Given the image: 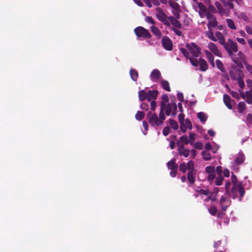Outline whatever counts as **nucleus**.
I'll return each mask as SVG.
<instances>
[{
    "mask_svg": "<svg viewBox=\"0 0 252 252\" xmlns=\"http://www.w3.org/2000/svg\"><path fill=\"white\" fill-rule=\"evenodd\" d=\"M228 26L232 30H236V28L234 24L233 21L230 19H227L226 20Z\"/></svg>",
    "mask_w": 252,
    "mask_h": 252,
    "instance_id": "nucleus-43",
    "label": "nucleus"
},
{
    "mask_svg": "<svg viewBox=\"0 0 252 252\" xmlns=\"http://www.w3.org/2000/svg\"><path fill=\"white\" fill-rule=\"evenodd\" d=\"M208 211L209 213L212 216H215L217 215L218 212V209L216 206L212 205L208 209Z\"/></svg>",
    "mask_w": 252,
    "mask_h": 252,
    "instance_id": "nucleus-34",
    "label": "nucleus"
},
{
    "mask_svg": "<svg viewBox=\"0 0 252 252\" xmlns=\"http://www.w3.org/2000/svg\"><path fill=\"white\" fill-rule=\"evenodd\" d=\"M169 4L170 6L174 9L176 12H178L180 9V6L179 5L175 2H174L171 0L169 1Z\"/></svg>",
    "mask_w": 252,
    "mask_h": 252,
    "instance_id": "nucleus-33",
    "label": "nucleus"
},
{
    "mask_svg": "<svg viewBox=\"0 0 252 252\" xmlns=\"http://www.w3.org/2000/svg\"><path fill=\"white\" fill-rule=\"evenodd\" d=\"M208 47L216 56L218 57L221 56L220 53L215 44L212 42H210L208 44Z\"/></svg>",
    "mask_w": 252,
    "mask_h": 252,
    "instance_id": "nucleus-14",
    "label": "nucleus"
},
{
    "mask_svg": "<svg viewBox=\"0 0 252 252\" xmlns=\"http://www.w3.org/2000/svg\"><path fill=\"white\" fill-rule=\"evenodd\" d=\"M223 180H224V178L222 176H219L216 179L215 185L216 186L221 185Z\"/></svg>",
    "mask_w": 252,
    "mask_h": 252,
    "instance_id": "nucleus-46",
    "label": "nucleus"
},
{
    "mask_svg": "<svg viewBox=\"0 0 252 252\" xmlns=\"http://www.w3.org/2000/svg\"><path fill=\"white\" fill-rule=\"evenodd\" d=\"M170 131V128L169 127V126H165L164 127V128L163 129V131H162L163 134L164 136H167L169 134Z\"/></svg>",
    "mask_w": 252,
    "mask_h": 252,
    "instance_id": "nucleus-57",
    "label": "nucleus"
},
{
    "mask_svg": "<svg viewBox=\"0 0 252 252\" xmlns=\"http://www.w3.org/2000/svg\"><path fill=\"white\" fill-rule=\"evenodd\" d=\"M162 88L167 92H170L171 89L169 86V83L167 81L164 80L161 83Z\"/></svg>",
    "mask_w": 252,
    "mask_h": 252,
    "instance_id": "nucleus-37",
    "label": "nucleus"
},
{
    "mask_svg": "<svg viewBox=\"0 0 252 252\" xmlns=\"http://www.w3.org/2000/svg\"><path fill=\"white\" fill-rule=\"evenodd\" d=\"M147 93L144 90H141L139 92L138 97L140 101H143L145 99L147 100Z\"/></svg>",
    "mask_w": 252,
    "mask_h": 252,
    "instance_id": "nucleus-26",
    "label": "nucleus"
},
{
    "mask_svg": "<svg viewBox=\"0 0 252 252\" xmlns=\"http://www.w3.org/2000/svg\"><path fill=\"white\" fill-rule=\"evenodd\" d=\"M194 7L196 10H197V8L199 9L198 12L200 15L207 12L206 7L201 2L197 3V7L194 5Z\"/></svg>",
    "mask_w": 252,
    "mask_h": 252,
    "instance_id": "nucleus-19",
    "label": "nucleus"
},
{
    "mask_svg": "<svg viewBox=\"0 0 252 252\" xmlns=\"http://www.w3.org/2000/svg\"><path fill=\"white\" fill-rule=\"evenodd\" d=\"M164 106V103H162L161 109H160L159 113V117H158L157 114L153 113V116L148 119V123L151 126H158L163 124L164 121L165 120L164 111H163V108Z\"/></svg>",
    "mask_w": 252,
    "mask_h": 252,
    "instance_id": "nucleus-1",
    "label": "nucleus"
},
{
    "mask_svg": "<svg viewBox=\"0 0 252 252\" xmlns=\"http://www.w3.org/2000/svg\"><path fill=\"white\" fill-rule=\"evenodd\" d=\"M231 181L233 184V186L238 185V184H237V178L233 173H232Z\"/></svg>",
    "mask_w": 252,
    "mask_h": 252,
    "instance_id": "nucleus-54",
    "label": "nucleus"
},
{
    "mask_svg": "<svg viewBox=\"0 0 252 252\" xmlns=\"http://www.w3.org/2000/svg\"><path fill=\"white\" fill-rule=\"evenodd\" d=\"M231 186V183L229 181H227L225 184V189L226 193H229V188Z\"/></svg>",
    "mask_w": 252,
    "mask_h": 252,
    "instance_id": "nucleus-59",
    "label": "nucleus"
},
{
    "mask_svg": "<svg viewBox=\"0 0 252 252\" xmlns=\"http://www.w3.org/2000/svg\"><path fill=\"white\" fill-rule=\"evenodd\" d=\"M215 172L219 175L221 176L222 173V167L220 166H217Z\"/></svg>",
    "mask_w": 252,
    "mask_h": 252,
    "instance_id": "nucleus-64",
    "label": "nucleus"
},
{
    "mask_svg": "<svg viewBox=\"0 0 252 252\" xmlns=\"http://www.w3.org/2000/svg\"><path fill=\"white\" fill-rule=\"evenodd\" d=\"M216 178L215 173L209 174L207 177V180L209 182H212Z\"/></svg>",
    "mask_w": 252,
    "mask_h": 252,
    "instance_id": "nucleus-63",
    "label": "nucleus"
},
{
    "mask_svg": "<svg viewBox=\"0 0 252 252\" xmlns=\"http://www.w3.org/2000/svg\"><path fill=\"white\" fill-rule=\"evenodd\" d=\"M144 117V113L143 111H138L135 114V117L136 120L141 121Z\"/></svg>",
    "mask_w": 252,
    "mask_h": 252,
    "instance_id": "nucleus-42",
    "label": "nucleus"
},
{
    "mask_svg": "<svg viewBox=\"0 0 252 252\" xmlns=\"http://www.w3.org/2000/svg\"><path fill=\"white\" fill-rule=\"evenodd\" d=\"M231 203V201L227 199L225 197L221 196L220 200V204L222 211H226Z\"/></svg>",
    "mask_w": 252,
    "mask_h": 252,
    "instance_id": "nucleus-9",
    "label": "nucleus"
},
{
    "mask_svg": "<svg viewBox=\"0 0 252 252\" xmlns=\"http://www.w3.org/2000/svg\"><path fill=\"white\" fill-rule=\"evenodd\" d=\"M185 125L189 129H191L192 128L191 122L189 119H186L185 120Z\"/></svg>",
    "mask_w": 252,
    "mask_h": 252,
    "instance_id": "nucleus-60",
    "label": "nucleus"
},
{
    "mask_svg": "<svg viewBox=\"0 0 252 252\" xmlns=\"http://www.w3.org/2000/svg\"><path fill=\"white\" fill-rule=\"evenodd\" d=\"M223 6L225 7H228L230 9H233L234 5L231 1H226L225 0H220Z\"/></svg>",
    "mask_w": 252,
    "mask_h": 252,
    "instance_id": "nucleus-29",
    "label": "nucleus"
},
{
    "mask_svg": "<svg viewBox=\"0 0 252 252\" xmlns=\"http://www.w3.org/2000/svg\"><path fill=\"white\" fill-rule=\"evenodd\" d=\"M177 145L178 146V152L180 156H184L185 158L189 157L190 151L189 149H186L183 145L179 144V142H177Z\"/></svg>",
    "mask_w": 252,
    "mask_h": 252,
    "instance_id": "nucleus-8",
    "label": "nucleus"
},
{
    "mask_svg": "<svg viewBox=\"0 0 252 252\" xmlns=\"http://www.w3.org/2000/svg\"><path fill=\"white\" fill-rule=\"evenodd\" d=\"M195 191L197 192L199 195H204L206 196L208 195L210 192L209 189H196Z\"/></svg>",
    "mask_w": 252,
    "mask_h": 252,
    "instance_id": "nucleus-44",
    "label": "nucleus"
},
{
    "mask_svg": "<svg viewBox=\"0 0 252 252\" xmlns=\"http://www.w3.org/2000/svg\"><path fill=\"white\" fill-rule=\"evenodd\" d=\"M237 189H238V191L239 193L240 196H241V198H240V200L241 201V198H242L245 194V189L242 187V184L241 183H239L238 184Z\"/></svg>",
    "mask_w": 252,
    "mask_h": 252,
    "instance_id": "nucleus-27",
    "label": "nucleus"
},
{
    "mask_svg": "<svg viewBox=\"0 0 252 252\" xmlns=\"http://www.w3.org/2000/svg\"><path fill=\"white\" fill-rule=\"evenodd\" d=\"M205 53L206 56L207 58V59L210 63H211V62H213L214 61V57L212 54V53L211 52H210L209 51L206 50L205 51Z\"/></svg>",
    "mask_w": 252,
    "mask_h": 252,
    "instance_id": "nucleus-41",
    "label": "nucleus"
},
{
    "mask_svg": "<svg viewBox=\"0 0 252 252\" xmlns=\"http://www.w3.org/2000/svg\"><path fill=\"white\" fill-rule=\"evenodd\" d=\"M189 60L190 61V62L191 64L194 66H197L199 64V61L197 60V59L195 58H192L191 57H189Z\"/></svg>",
    "mask_w": 252,
    "mask_h": 252,
    "instance_id": "nucleus-49",
    "label": "nucleus"
},
{
    "mask_svg": "<svg viewBox=\"0 0 252 252\" xmlns=\"http://www.w3.org/2000/svg\"><path fill=\"white\" fill-rule=\"evenodd\" d=\"M197 117L202 123L206 122L207 119L206 114L202 112L197 113Z\"/></svg>",
    "mask_w": 252,
    "mask_h": 252,
    "instance_id": "nucleus-35",
    "label": "nucleus"
},
{
    "mask_svg": "<svg viewBox=\"0 0 252 252\" xmlns=\"http://www.w3.org/2000/svg\"><path fill=\"white\" fill-rule=\"evenodd\" d=\"M208 20L207 24V27L209 30H212V28H215L217 27L218 24L216 19L214 17H207Z\"/></svg>",
    "mask_w": 252,
    "mask_h": 252,
    "instance_id": "nucleus-12",
    "label": "nucleus"
},
{
    "mask_svg": "<svg viewBox=\"0 0 252 252\" xmlns=\"http://www.w3.org/2000/svg\"><path fill=\"white\" fill-rule=\"evenodd\" d=\"M237 186L238 185L233 186L231 190L230 191L229 190V193H227L234 199L237 197V192L238 191Z\"/></svg>",
    "mask_w": 252,
    "mask_h": 252,
    "instance_id": "nucleus-20",
    "label": "nucleus"
},
{
    "mask_svg": "<svg viewBox=\"0 0 252 252\" xmlns=\"http://www.w3.org/2000/svg\"><path fill=\"white\" fill-rule=\"evenodd\" d=\"M180 50L181 52L183 54V55L186 58H189V54L186 49H185L184 48H181Z\"/></svg>",
    "mask_w": 252,
    "mask_h": 252,
    "instance_id": "nucleus-52",
    "label": "nucleus"
},
{
    "mask_svg": "<svg viewBox=\"0 0 252 252\" xmlns=\"http://www.w3.org/2000/svg\"><path fill=\"white\" fill-rule=\"evenodd\" d=\"M206 35L211 40H213L214 41H217V39L214 36V33L212 31V30H209V31L206 32Z\"/></svg>",
    "mask_w": 252,
    "mask_h": 252,
    "instance_id": "nucleus-39",
    "label": "nucleus"
},
{
    "mask_svg": "<svg viewBox=\"0 0 252 252\" xmlns=\"http://www.w3.org/2000/svg\"><path fill=\"white\" fill-rule=\"evenodd\" d=\"M193 145L195 148L198 150H202L203 147V144L200 142H196L194 144H193Z\"/></svg>",
    "mask_w": 252,
    "mask_h": 252,
    "instance_id": "nucleus-56",
    "label": "nucleus"
},
{
    "mask_svg": "<svg viewBox=\"0 0 252 252\" xmlns=\"http://www.w3.org/2000/svg\"><path fill=\"white\" fill-rule=\"evenodd\" d=\"M162 101L160 102V109H161V103H163L164 104L163 108V111H164L165 108L166 107V102H167L169 101V97L167 94H163L162 95Z\"/></svg>",
    "mask_w": 252,
    "mask_h": 252,
    "instance_id": "nucleus-32",
    "label": "nucleus"
},
{
    "mask_svg": "<svg viewBox=\"0 0 252 252\" xmlns=\"http://www.w3.org/2000/svg\"><path fill=\"white\" fill-rule=\"evenodd\" d=\"M224 47L231 58L234 54L233 53H236L238 51V46L236 43L231 39L228 40V42L224 44Z\"/></svg>",
    "mask_w": 252,
    "mask_h": 252,
    "instance_id": "nucleus-2",
    "label": "nucleus"
},
{
    "mask_svg": "<svg viewBox=\"0 0 252 252\" xmlns=\"http://www.w3.org/2000/svg\"><path fill=\"white\" fill-rule=\"evenodd\" d=\"M199 64L200 67V70L202 71H205L208 69V64L206 61L203 58L199 59Z\"/></svg>",
    "mask_w": 252,
    "mask_h": 252,
    "instance_id": "nucleus-17",
    "label": "nucleus"
},
{
    "mask_svg": "<svg viewBox=\"0 0 252 252\" xmlns=\"http://www.w3.org/2000/svg\"><path fill=\"white\" fill-rule=\"evenodd\" d=\"M162 45L167 51H171L173 49V44L171 40L166 36H164L161 40Z\"/></svg>",
    "mask_w": 252,
    "mask_h": 252,
    "instance_id": "nucleus-6",
    "label": "nucleus"
},
{
    "mask_svg": "<svg viewBox=\"0 0 252 252\" xmlns=\"http://www.w3.org/2000/svg\"><path fill=\"white\" fill-rule=\"evenodd\" d=\"M186 47L189 51L191 55L195 58L199 57L201 53L200 48L195 43H186Z\"/></svg>",
    "mask_w": 252,
    "mask_h": 252,
    "instance_id": "nucleus-4",
    "label": "nucleus"
},
{
    "mask_svg": "<svg viewBox=\"0 0 252 252\" xmlns=\"http://www.w3.org/2000/svg\"><path fill=\"white\" fill-rule=\"evenodd\" d=\"M229 74L230 77H231V78L232 80H237L238 79L237 77V75H236L235 72L234 71L230 70L229 72Z\"/></svg>",
    "mask_w": 252,
    "mask_h": 252,
    "instance_id": "nucleus-58",
    "label": "nucleus"
},
{
    "mask_svg": "<svg viewBox=\"0 0 252 252\" xmlns=\"http://www.w3.org/2000/svg\"><path fill=\"white\" fill-rule=\"evenodd\" d=\"M167 166L169 170H170V175L174 178L177 175L178 164L175 162V159H173L167 163Z\"/></svg>",
    "mask_w": 252,
    "mask_h": 252,
    "instance_id": "nucleus-5",
    "label": "nucleus"
},
{
    "mask_svg": "<svg viewBox=\"0 0 252 252\" xmlns=\"http://www.w3.org/2000/svg\"><path fill=\"white\" fill-rule=\"evenodd\" d=\"M179 142V144L180 143H182L181 145H187L189 143V140L187 135H183L182 136L179 138V140L178 141Z\"/></svg>",
    "mask_w": 252,
    "mask_h": 252,
    "instance_id": "nucleus-28",
    "label": "nucleus"
},
{
    "mask_svg": "<svg viewBox=\"0 0 252 252\" xmlns=\"http://www.w3.org/2000/svg\"><path fill=\"white\" fill-rule=\"evenodd\" d=\"M245 160V157L244 155L241 154L237 157L235 159V162L237 164H242Z\"/></svg>",
    "mask_w": 252,
    "mask_h": 252,
    "instance_id": "nucleus-36",
    "label": "nucleus"
},
{
    "mask_svg": "<svg viewBox=\"0 0 252 252\" xmlns=\"http://www.w3.org/2000/svg\"><path fill=\"white\" fill-rule=\"evenodd\" d=\"M244 64L248 71L252 76V65L247 63H244Z\"/></svg>",
    "mask_w": 252,
    "mask_h": 252,
    "instance_id": "nucleus-55",
    "label": "nucleus"
},
{
    "mask_svg": "<svg viewBox=\"0 0 252 252\" xmlns=\"http://www.w3.org/2000/svg\"><path fill=\"white\" fill-rule=\"evenodd\" d=\"M177 109V105L175 103H169L167 105L166 104V107L165 108L164 111L165 114L167 116H169L171 114V111L172 109L174 110V112H173V114L175 115L176 113Z\"/></svg>",
    "mask_w": 252,
    "mask_h": 252,
    "instance_id": "nucleus-10",
    "label": "nucleus"
},
{
    "mask_svg": "<svg viewBox=\"0 0 252 252\" xmlns=\"http://www.w3.org/2000/svg\"><path fill=\"white\" fill-rule=\"evenodd\" d=\"M196 174V172H188V176H187V179L188 181L192 184H193L195 182V177L194 176Z\"/></svg>",
    "mask_w": 252,
    "mask_h": 252,
    "instance_id": "nucleus-23",
    "label": "nucleus"
},
{
    "mask_svg": "<svg viewBox=\"0 0 252 252\" xmlns=\"http://www.w3.org/2000/svg\"><path fill=\"white\" fill-rule=\"evenodd\" d=\"M238 81V84L239 86L241 89H243L245 88V83L243 80V79L241 77H238L237 79Z\"/></svg>",
    "mask_w": 252,
    "mask_h": 252,
    "instance_id": "nucleus-51",
    "label": "nucleus"
},
{
    "mask_svg": "<svg viewBox=\"0 0 252 252\" xmlns=\"http://www.w3.org/2000/svg\"><path fill=\"white\" fill-rule=\"evenodd\" d=\"M158 94V92L157 90H149L147 92V100L150 102L152 99L156 100Z\"/></svg>",
    "mask_w": 252,
    "mask_h": 252,
    "instance_id": "nucleus-13",
    "label": "nucleus"
},
{
    "mask_svg": "<svg viewBox=\"0 0 252 252\" xmlns=\"http://www.w3.org/2000/svg\"><path fill=\"white\" fill-rule=\"evenodd\" d=\"M179 169L183 173H185L187 170L186 164L185 162H182L179 165Z\"/></svg>",
    "mask_w": 252,
    "mask_h": 252,
    "instance_id": "nucleus-53",
    "label": "nucleus"
},
{
    "mask_svg": "<svg viewBox=\"0 0 252 252\" xmlns=\"http://www.w3.org/2000/svg\"><path fill=\"white\" fill-rule=\"evenodd\" d=\"M140 108L145 111H147L149 109V105L147 103L143 102L140 105Z\"/></svg>",
    "mask_w": 252,
    "mask_h": 252,
    "instance_id": "nucleus-62",
    "label": "nucleus"
},
{
    "mask_svg": "<svg viewBox=\"0 0 252 252\" xmlns=\"http://www.w3.org/2000/svg\"><path fill=\"white\" fill-rule=\"evenodd\" d=\"M202 156L203 158L206 161H208L211 159L212 157L210 153L207 151H204L202 152Z\"/></svg>",
    "mask_w": 252,
    "mask_h": 252,
    "instance_id": "nucleus-30",
    "label": "nucleus"
},
{
    "mask_svg": "<svg viewBox=\"0 0 252 252\" xmlns=\"http://www.w3.org/2000/svg\"><path fill=\"white\" fill-rule=\"evenodd\" d=\"M246 101L249 104H252V96L250 92H246Z\"/></svg>",
    "mask_w": 252,
    "mask_h": 252,
    "instance_id": "nucleus-45",
    "label": "nucleus"
},
{
    "mask_svg": "<svg viewBox=\"0 0 252 252\" xmlns=\"http://www.w3.org/2000/svg\"><path fill=\"white\" fill-rule=\"evenodd\" d=\"M195 134L193 133H190L189 135V143L191 145H193L194 144V142L195 141Z\"/></svg>",
    "mask_w": 252,
    "mask_h": 252,
    "instance_id": "nucleus-50",
    "label": "nucleus"
},
{
    "mask_svg": "<svg viewBox=\"0 0 252 252\" xmlns=\"http://www.w3.org/2000/svg\"><path fill=\"white\" fill-rule=\"evenodd\" d=\"M206 172L209 174H212L215 173V167L212 166H208L205 168Z\"/></svg>",
    "mask_w": 252,
    "mask_h": 252,
    "instance_id": "nucleus-48",
    "label": "nucleus"
},
{
    "mask_svg": "<svg viewBox=\"0 0 252 252\" xmlns=\"http://www.w3.org/2000/svg\"><path fill=\"white\" fill-rule=\"evenodd\" d=\"M216 65L217 68L221 72H225V68L224 65L221 61L220 60H217L216 61Z\"/></svg>",
    "mask_w": 252,
    "mask_h": 252,
    "instance_id": "nucleus-31",
    "label": "nucleus"
},
{
    "mask_svg": "<svg viewBox=\"0 0 252 252\" xmlns=\"http://www.w3.org/2000/svg\"><path fill=\"white\" fill-rule=\"evenodd\" d=\"M229 93L233 97L238 99L240 98L239 94L237 92H234L233 91H230Z\"/></svg>",
    "mask_w": 252,
    "mask_h": 252,
    "instance_id": "nucleus-61",
    "label": "nucleus"
},
{
    "mask_svg": "<svg viewBox=\"0 0 252 252\" xmlns=\"http://www.w3.org/2000/svg\"><path fill=\"white\" fill-rule=\"evenodd\" d=\"M215 6L217 7L218 12L220 15L229 14V10L227 7H223L222 5L218 1L215 2Z\"/></svg>",
    "mask_w": 252,
    "mask_h": 252,
    "instance_id": "nucleus-11",
    "label": "nucleus"
},
{
    "mask_svg": "<svg viewBox=\"0 0 252 252\" xmlns=\"http://www.w3.org/2000/svg\"><path fill=\"white\" fill-rule=\"evenodd\" d=\"M159 21L162 22L164 24L167 26L170 25V22L169 20V17H157Z\"/></svg>",
    "mask_w": 252,
    "mask_h": 252,
    "instance_id": "nucleus-38",
    "label": "nucleus"
},
{
    "mask_svg": "<svg viewBox=\"0 0 252 252\" xmlns=\"http://www.w3.org/2000/svg\"><path fill=\"white\" fill-rule=\"evenodd\" d=\"M223 99L225 105L229 109H232V106L231 103V99L230 97L226 94L223 95Z\"/></svg>",
    "mask_w": 252,
    "mask_h": 252,
    "instance_id": "nucleus-18",
    "label": "nucleus"
},
{
    "mask_svg": "<svg viewBox=\"0 0 252 252\" xmlns=\"http://www.w3.org/2000/svg\"><path fill=\"white\" fill-rule=\"evenodd\" d=\"M150 77L151 79L153 82H157V81L161 77V73L158 69H155L151 72Z\"/></svg>",
    "mask_w": 252,
    "mask_h": 252,
    "instance_id": "nucleus-15",
    "label": "nucleus"
},
{
    "mask_svg": "<svg viewBox=\"0 0 252 252\" xmlns=\"http://www.w3.org/2000/svg\"><path fill=\"white\" fill-rule=\"evenodd\" d=\"M187 169H188L189 172H196L194 169V164L192 160H189L186 164Z\"/></svg>",
    "mask_w": 252,
    "mask_h": 252,
    "instance_id": "nucleus-24",
    "label": "nucleus"
},
{
    "mask_svg": "<svg viewBox=\"0 0 252 252\" xmlns=\"http://www.w3.org/2000/svg\"><path fill=\"white\" fill-rule=\"evenodd\" d=\"M175 17L176 18H175L174 17H169V20L170 21V23L173 25V26L175 27V28L180 29L181 28V24H180V22L178 20V19H179L180 17Z\"/></svg>",
    "mask_w": 252,
    "mask_h": 252,
    "instance_id": "nucleus-16",
    "label": "nucleus"
},
{
    "mask_svg": "<svg viewBox=\"0 0 252 252\" xmlns=\"http://www.w3.org/2000/svg\"><path fill=\"white\" fill-rule=\"evenodd\" d=\"M151 31L153 33L156 35L158 38H159L161 37L162 34L160 31L155 26H152L151 27Z\"/></svg>",
    "mask_w": 252,
    "mask_h": 252,
    "instance_id": "nucleus-21",
    "label": "nucleus"
},
{
    "mask_svg": "<svg viewBox=\"0 0 252 252\" xmlns=\"http://www.w3.org/2000/svg\"><path fill=\"white\" fill-rule=\"evenodd\" d=\"M169 123L173 129H174L175 130L178 129V128L179 127V126L176 121H175V120H174L173 119H170L169 120Z\"/></svg>",
    "mask_w": 252,
    "mask_h": 252,
    "instance_id": "nucleus-40",
    "label": "nucleus"
},
{
    "mask_svg": "<svg viewBox=\"0 0 252 252\" xmlns=\"http://www.w3.org/2000/svg\"><path fill=\"white\" fill-rule=\"evenodd\" d=\"M231 59L232 61L236 64H239L242 62L245 63V56L241 51L238 52V55L234 54Z\"/></svg>",
    "mask_w": 252,
    "mask_h": 252,
    "instance_id": "nucleus-7",
    "label": "nucleus"
},
{
    "mask_svg": "<svg viewBox=\"0 0 252 252\" xmlns=\"http://www.w3.org/2000/svg\"><path fill=\"white\" fill-rule=\"evenodd\" d=\"M246 109V105L244 102L241 101L238 103L237 110L239 113H242Z\"/></svg>",
    "mask_w": 252,
    "mask_h": 252,
    "instance_id": "nucleus-25",
    "label": "nucleus"
},
{
    "mask_svg": "<svg viewBox=\"0 0 252 252\" xmlns=\"http://www.w3.org/2000/svg\"><path fill=\"white\" fill-rule=\"evenodd\" d=\"M129 74L131 79L136 81L138 77V71L134 69H130L129 71Z\"/></svg>",
    "mask_w": 252,
    "mask_h": 252,
    "instance_id": "nucleus-22",
    "label": "nucleus"
},
{
    "mask_svg": "<svg viewBox=\"0 0 252 252\" xmlns=\"http://www.w3.org/2000/svg\"><path fill=\"white\" fill-rule=\"evenodd\" d=\"M207 11L208 13V15L207 16H211L210 13H215L216 10L213 5L210 4L208 7V9H207Z\"/></svg>",
    "mask_w": 252,
    "mask_h": 252,
    "instance_id": "nucleus-47",
    "label": "nucleus"
},
{
    "mask_svg": "<svg viewBox=\"0 0 252 252\" xmlns=\"http://www.w3.org/2000/svg\"><path fill=\"white\" fill-rule=\"evenodd\" d=\"M134 32L138 37L144 39L150 38L151 35L149 31L142 27H138L134 29Z\"/></svg>",
    "mask_w": 252,
    "mask_h": 252,
    "instance_id": "nucleus-3",
    "label": "nucleus"
}]
</instances>
